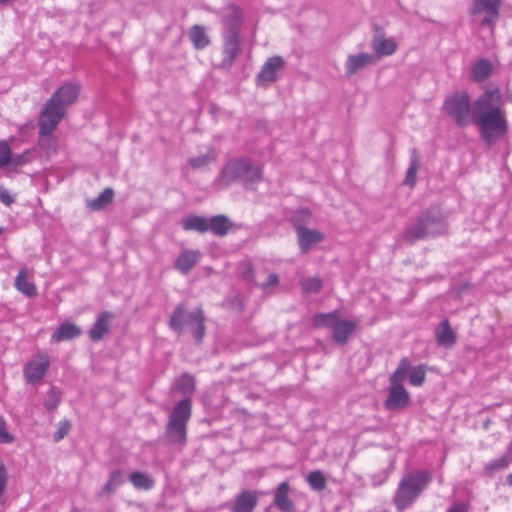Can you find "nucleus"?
<instances>
[{
	"mask_svg": "<svg viewBox=\"0 0 512 512\" xmlns=\"http://www.w3.org/2000/svg\"><path fill=\"white\" fill-rule=\"evenodd\" d=\"M502 94L499 88L486 90L472 104L466 92H456L448 97L443 109L454 122L465 127L472 116L482 141L491 146L502 140L508 133L509 124L502 110Z\"/></svg>",
	"mask_w": 512,
	"mask_h": 512,
	"instance_id": "f257e3e1",
	"label": "nucleus"
},
{
	"mask_svg": "<svg viewBox=\"0 0 512 512\" xmlns=\"http://www.w3.org/2000/svg\"><path fill=\"white\" fill-rule=\"evenodd\" d=\"M80 89L78 83L66 82L46 101L39 114L42 134H49L56 130L67 108L77 101Z\"/></svg>",
	"mask_w": 512,
	"mask_h": 512,
	"instance_id": "f03ea898",
	"label": "nucleus"
},
{
	"mask_svg": "<svg viewBox=\"0 0 512 512\" xmlns=\"http://www.w3.org/2000/svg\"><path fill=\"white\" fill-rule=\"evenodd\" d=\"M430 481L431 474L425 470H416L403 476L393 497L397 510L402 512L410 507Z\"/></svg>",
	"mask_w": 512,
	"mask_h": 512,
	"instance_id": "7ed1b4c3",
	"label": "nucleus"
},
{
	"mask_svg": "<svg viewBox=\"0 0 512 512\" xmlns=\"http://www.w3.org/2000/svg\"><path fill=\"white\" fill-rule=\"evenodd\" d=\"M444 217L438 207L423 211L406 229L404 237L409 242L434 236L444 231Z\"/></svg>",
	"mask_w": 512,
	"mask_h": 512,
	"instance_id": "20e7f679",
	"label": "nucleus"
},
{
	"mask_svg": "<svg viewBox=\"0 0 512 512\" xmlns=\"http://www.w3.org/2000/svg\"><path fill=\"white\" fill-rule=\"evenodd\" d=\"M205 317L201 308L187 313L185 306L179 304L169 319V327L176 333L182 334L186 326H190L192 329L193 337L197 343H201L205 335Z\"/></svg>",
	"mask_w": 512,
	"mask_h": 512,
	"instance_id": "39448f33",
	"label": "nucleus"
},
{
	"mask_svg": "<svg viewBox=\"0 0 512 512\" xmlns=\"http://www.w3.org/2000/svg\"><path fill=\"white\" fill-rule=\"evenodd\" d=\"M192 405L188 398L179 401L169 415L165 428L166 437L173 443L184 444L187 435V423L191 417Z\"/></svg>",
	"mask_w": 512,
	"mask_h": 512,
	"instance_id": "423d86ee",
	"label": "nucleus"
},
{
	"mask_svg": "<svg viewBox=\"0 0 512 512\" xmlns=\"http://www.w3.org/2000/svg\"><path fill=\"white\" fill-rule=\"evenodd\" d=\"M247 169V160L243 158L234 159L229 161L222 169L219 177L216 180L220 188L228 187L230 184L240 180L243 176V171Z\"/></svg>",
	"mask_w": 512,
	"mask_h": 512,
	"instance_id": "0eeeda50",
	"label": "nucleus"
},
{
	"mask_svg": "<svg viewBox=\"0 0 512 512\" xmlns=\"http://www.w3.org/2000/svg\"><path fill=\"white\" fill-rule=\"evenodd\" d=\"M222 19L223 34H239L243 23V14L241 9L229 4L223 7L219 12Z\"/></svg>",
	"mask_w": 512,
	"mask_h": 512,
	"instance_id": "6e6552de",
	"label": "nucleus"
},
{
	"mask_svg": "<svg viewBox=\"0 0 512 512\" xmlns=\"http://www.w3.org/2000/svg\"><path fill=\"white\" fill-rule=\"evenodd\" d=\"M50 365L49 356L46 354H39L30 362H28L23 370V375L27 383L36 384L46 374Z\"/></svg>",
	"mask_w": 512,
	"mask_h": 512,
	"instance_id": "1a4fd4ad",
	"label": "nucleus"
},
{
	"mask_svg": "<svg viewBox=\"0 0 512 512\" xmlns=\"http://www.w3.org/2000/svg\"><path fill=\"white\" fill-rule=\"evenodd\" d=\"M502 0H475L472 6V12L478 14L485 12L481 24L492 26L499 16V9Z\"/></svg>",
	"mask_w": 512,
	"mask_h": 512,
	"instance_id": "9d476101",
	"label": "nucleus"
},
{
	"mask_svg": "<svg viewBox=\"0 0 512 512\" xmlns=\"http://www.w3.org/2000/svg\"><path fill=\"white\" fill-rule=\"evenodd\" d=\"M261 493L257 490H243L234 499L231 512H253L258 505Z\"/></svg>",
	"mask_w": 512,
	"mask_h": 512,
	"instance_id": "9b49d317",
	"label": "nucleus"
},
{
	"mask_svg": "<svg viewBox=\"0 0 512 512\" xmlns=\"http://www.w3.org/2000/svg\"><path fill=\"white\" fill-rule=\"evenodd\" d=\"M241 52L239 34H223L222 66L231 68Z\"/></svg>",
	"mask_w": 512,
	"mask_h": 512,
	"instance_id": "f8f14e48",
	"label": "nucleus"
},
{
	"mask_svg": "<svg viewBox=\"0 0 512 512\" xmlns=\"http://www.w3.org/2000/svg\"><path fill=\"white\" fill-rule=\"evenodd\" d=\"M377 59L369 53L350 54L345 62V73L351 77L357 72L375 64Z\"/></svg>",
	"mask_w": 512,
	"mask_h": 512,
	"instance_id": "ddd939ff",
	"label": "nucleus"
},
{
	"mask_svg": "<svg viewBox=\"0 0 512 512\" xmlns=\"http://www.w3.org/2000/svg\"><path fill=\"white\" fill-rule=\"evenodd\" d=\"M410 395L403 386H390L384 406L389 411H399L407 407Z\"/></svg>",
	"mask_w": 512,
	"mask_h": 512,
	"instance_id": "4468645a",
	"label": "nucleus"
},
{
	"mask_svg": "<svg viewBox=\"0 0 512 512\" xmlns=\"http://www.w3.org/2000/svg\"><path fill=\"white\" fill-rule=\"evenodd\" d=\"M296 232L300 250L304 254L307 253L313 245L321 242L324 238L323 234L318 230H311L302 226H297Z\"/></svg>",
	"mask_w": 512,
	"mask_h": 512,
	"instance_id": "2eb2a0df",
	"label": "nucleus"
},
{
	"mask_svg": "<svg viewBox=\"0 0 512 512\" xmlns=\"http://www.w3.org/2000/svg\"><path fill=\"white\" fill-rule=\"evenodd\" d=\"M114 315L111 312H102L89 330V337L92 341H100L110 330V323Z\"/></svg>",
	"mask_w": 512,
	"mask_h": 512,
	"instance_id": "dca6fc26",
	"label": "nucleus"
},
{
	"mask_svg": "<svg viewBox=\"0 0 512 512\" xmlns=\"http://www.w3.org/2000/svg\"><path fill=\"white\" fill-rule=\"evenodd\" d=\"M198 250H183L175 260V268L182 274H187L200 260Z\"/></svg>",
	"mask_w": 512,
	"mask_h": 512,
	"instance_id": "f3484780",
	"label": "nucleus"
},
{
	"mask_svg": "<svg viewBox=\"0 0 512 512\" xmlns=\"http://www.w3.org/2000/svg\"><path fill=\"white\" fill-rule=\"evenodd\" d=\"M290 487L288 482H281L274 495V505L282 512H293L294 503L289 498Z\"/></svg>",
	"mask_w": 512,
	"mask_h": 512,
	"instance_id": "a211bd4d",
	"label": "nucleus"
},
{
	"mask_svg": "<svg viewBox=\"0 0 512 512\" xmlns=\"http://www.w3.org/2000/svg\"><path fill=\"white\" fill-rule=\"evenodd\" d=\"M356 328V323L350 320H338L332 329V338L338 344H345Z\"/></svg>",
	"mask_w": 512,
	"mask_h": 512,
	"instance_id": "6ab92c4d",
	"label": "nucleus"
},
{
	"mask_svg": "<svg viewBox=\"0 0 512 512\" xmlns=\"http://www.w3.org/2000/svg\"><path fill=\"white\" fill-rule=\"evenodd\" d=\"M283 66V59L280 56L269 58L263 65L258 74V79L261 82H273L276 80V73Z\"/></svg>",
	"mask_w": 512,
	"mask_h": 512,
	"instance_id": "aec40b11",
	"label": "nucleus"
},
{
	"mask_svg": "<svg viewBox=\"0 0 512 512\" xmlns=\"http://www.w3.org/2000/svg\"><path fill=\"white\" fill-rule=\"evenodd\" d=\"M435 336L440 346L451 347L456 342V335L447 319L442 320L436 328Z\"/></svg>",
	"mask_w": 512,
	"mask_h": 512,
	"instance_id": "412c9836",
	"label": "nucleus"
},
{
	"mask_svg": "<svg viewBox=\"0 0 512 512\" xmlns=\"http://www.w3.org/2000/svg\"><path fill=\"white\" fill-rule=\"evenodd\" d=\"M233 223L226 215H216L208 218V231L216 236H225L232 228Z\"/></svg>",
	"mask_w": 512,
	"mask_h": 512,
	"instance_id": "4be33fe9",
	"label": "nucleus"
},
{
	"mask_svg": "<svg viewBox=\"0 0 512 512\" xmlns=\"http://www.w3.org/2000/svg\"><path fill=\"white\" fill-rule=\"evenodd\" d=\"M28 269L23 267L18 272L14 280L15 288L27 297H33L37 294L36 286L28 280Z\"/></svg>",
	"mask_w": 512,
	"mask_h": 512,
	"instance_id": "5701e85b",
	"label": "nucleus"
},
{
	"mask_svg": "<svg viewBox=\"0 0 512 512\" xmlns=\"http://www.w3.org/2000/svg\"><path fill=\"white\" fill-rule=\"evenodd\" d=\"M82 330L71 322L62 323L52 334V340L56 342L67 341L77 338Z\"/></svg>",
	"mask_w": 512,
	"mask_h": 512,
	"instance_id": "b1692460",
	"label": "nucleus"
},
{
	"mask_svg": "<svg viewBox=\"0 0 512 512\" xmlns=\"http://www.w3.org/2000/svg\"><path fill=\"white\" fill-rule=\"evenodd\" d=\"M396 48V43L383 34L376 35L372 41V49L379 57L392 55Z\"/></svg>",
	"mask_w": 512,
	"mask_h": 512,
	"instance_id": "393cba45",
	"label": "nucleus"
},
{
	"mask_svg": "<svg viewBox=\"0 0 512 512\" xmlns=\"http://www.w3.org/2000/svg\"><path fill=\"white\" fill-rule=\"evenodd\" d=\"M181 226L185 231L208 232V218L197 215H190L184 218Z\"/></svg>",
	"mask_w": 512,
	"mask_h": 512,
	"instance_id": "a878e982",
	"label": "nucleus"
},
{
	"mask_svg": "<svg viewBox=\"0 0 512 512\" xmlns=\"http://www.w3.org/2000/svg\"><path fill=\"white\" fill-rule=\"evenodd\" d=\"M189 38L194 48L197 50L206 48L210 43L205 27L201 25H194L191 27L189 31Z\"/></svg>",
	"mask_w": 512,
	"mask_h": 512,
	"instance_id": "bb28decb",
	"label": "nucleus"
},
{
	"mask_svg": "<svg viewBox=\"0 0 512 512\" xmlns=\"http://www.w3.org/2000/svg\"><path fill=\"white\" fill-rule=\"evenodd\" d=\"M492 65L486 59L476 61L471 68V77L476 82H482L490 76Z\"/></svg>",
	"mask_w": 512,
	"mask_h": 512,
	"instance_id": "cd10ccee",
	"label": "nucleus"
},
{
	"mask_svg": "<svg viewBox=\"0 0 512 512\" xmlns=\"http://www.w3.org/2000/svg\"><path fill=\"white\" fill-rule=\"evenodd\" d=\"M123 483V473L121 470H114L110 473L106 484L99 491L98 496L102 497L106 494L114 493L115 490Z\"/></svg>",
	"mask_w": 512,
	"mask_h": 512,
	"instance_id": "c85d7f7f",
	"label": "nucleus"
},
{
	"mask_svg": "<svg viewBox=\"0 0 512 512\" xmlns=\"http://www.w3.org/2000/svg\"><path fill=\"white\" fill-rule=\"evenodd\" d=\"M114 191L111 188H106L96 198L88 200L87 206L92 210H101L110 204L113 200Z\"/></svg>",
	"mask_w": 512,
	"mask_h": 512,
	"instance_id": "c756f323",
	"label": "nucleus"
},
{
	"mask_svg": "<svg viewBox=\"0 0 512 512\" xmlns=\"http://www.w3.org/2000/svg\"><path fill=\"white\" fill-rule=\"evenodd\" d=\"M409 371L410 362L407 358H403L390 377V386H403L402 383L406 379Z\"/></svg>",
	"mask_w": 512,
	"mask_h": 512,
	"instance_id": "7c9ffc66",
	"label": "nucleus"
},
{
	"mask_svg": "<svg viewBox=\"0 0 512 512\" xmlns=\"http://www.w3.org/2000/svg\"><path fill=\"white\" fill-rule=\"evenodd\" d=\"M338 320V312L333 311L315 314L312 318V323L315 327H329L333 329Z\"/></svg>",
	"mask_w": 512,
	"mask_h": 512,
	"instance_id": "2f4dec72",
	"label": "nucleus"
},
{
	"mask_svg": "<svg viewBox=\"0 0 512 512\" xmlns=\"http://www.w3.org/2000/svg\"><path fill=\"white\" fill-rule=\"evenodd\" d=\"M129 480L136 489L149 490L154 486L153 479L142 472L134 471L130 474Z\"/></svg>",
	"mask_w": 512,
	"mask_h": 512,
	"instance_id": "473e14b6",
	"label": "nucleus"
},
{
	"mask_svg": "<svg viewBox=\"0 0 512 512\" xmlns=\"http://www.w3.org/2000/svg\"><path fill=\"white\" fill-rule=\"evenodd\" d=\"M511 463H512V458L510 456H507L506 454H504L500 458L493 459L490 462H488L484 466V469H483L484 474L490 476L497 471L507 468Z\"/></svg>",
	"mask_w": 512,
	"mask_h": 512,
	"instance_id": "72a5a7b5",
	"label": "nucleus"
},
{
	"mask_svg": "<svg viewBox=\"0 0 512 512\" xmlns=\"http://www.w3.org/2000/svg\"><path fill=\"white\" fill-rule=\"evenodd\" d=\"M419 168V161L417 152L415 149L412 150L411 158H410V166L406 172V177L404 183L409 186H414L416 183L417 171Z\"/></svg>",
	"mask_w": 512,
	"mask_h": 512,
	"instance_id": "f704fd0d",
	"label": "nucleus"
},
{
	"mask_svg": "<svg viewBox=\"0 0 512 512\" xmlns=\"http://www.w3.org/2000/svg\"><path fill=\"white\" fill-rule=\"evenodd\" d=\"M261 179V170L259 167L251 165L247 160V169L243 171V176L240 179L246 186L254 184Z\"/></svg>",
	"mask_w": 512,
	"mask_h": 512,
	"instance_id": "c9c22d12",
	"label": "nucleus"
},
{
	"mask_svg": "<svg viewBox=\"0 0 512 512\" xmlns=\"http://www.w3.org/2000/svg\"><path fill=\"white\" fill-rule=\"evenodd\" d=\"M216 159L215 151L213 149H209V151L205 154L190 158L189 164L194 169H200Z\"/></svg>",
	"mask_w": 512,
	"mask_h": 512,
	"instance_id": "e433bc0d",
	"label": "nucleus"
},
{
	"mask_svg": "<svg viewBox=\"0 0 512 512\" xmlns=\"http://www.w3.org/2000/svg\"><path fill=\"white\" fill-rule=\"evenodd\" d=\"M306 480L310 487L315 491H322L326 487L325 476L319 470L310 472Z\"/></svg>",
	"mask_w": 512,
	"mask_h": 512,
	"instance_id": "4c0bfd02",
	"label": "nucleus"
},
{
	"mask_svg": "<svg viewBox=\"0 0 512 512\" xmlns=\"http://www.w3.org/2000/svg\"><path fill=\"white\" fill-rule=\"evenodd\" d=\"M408 375L410 384L419 387L425 381L426 371L422 365L415 367L410 366V371L408 372Z\"/></svg>",
	"mask_w": 512,
	"mask_h": 512,
	"instance_id": "58836bf2",
	"label": "nucleus"
},
{
	"mask_svg": "<svg viewBox=\"0 0 512 512\" xmlns=\"http://www.w3.org/2000/svg\"><path fill=\"white\" fill-rule=\"evenodd\" d=\"M38 127H39V136H38V144L42 149L45 150H55L56 141L52 137L54 131H51L49 134H42L41 125H40V117L38 118Z\"/></svg>",
	"mask_w": 512,
	"mask_h": 512,
	"instance_id": "ea45409f",
	"label": "nucleus"
},
{
	"mask_svg": "<svg viewBox=\"0 0 512 512\" xmlns=\"http://www.w3.org/2000/svg\"><path fill=\"white\" fill-rule=\"evenodd\" d=\"M177 388L183 393H192L195 389L194 377L188 373H184L177 380Z\"/></svg>",
	"mask_w": 512,
	"mask_h": 512,
	"instance_id": "a19ab883",
	"label": "nucleus"
},
{
	"mask_svg": "<svg viewBox=\"0 0 512 512\" xmlns=\"http://www.w3.org/2000/svg\"><path fill=\"white\" fill-rule=\"evenodd\" d=\"M302 289L306 294L318 293L322 288L320 278L312 277L302 281Z\"/></svg>",
	"mask_w": 512,
	"mask_h": 512,
	"instance_id": "79ce46f5",
	"label": "nucleus"
},
{
	"mask_svg": "<svg viewBox=\"0 0 512 512\" xmlns=\"http://www.w3.org/2000/svg\"><path fill=\"white\" fill-rule=\"evenodd\" d=\"M60 403V393L54 387L49 389L46 394V399L44 401V406L47 410L53 411L55 410Z\"/></svg>",
	"mask_w": 512,
	"mask_h": 512,
	"instance_id": "37998d69",
	"label": "nucleus"
},
{
	"mask_svg": "<svg viewBox=\"0 0 512 512\" xmlns=\"http://www.w3.org/2000/svg\"><path fill=\"white\" fill-rule=\"evenodd\" d=\"M11 162V150L7 142L0 141V168L9 166Z\"/></svg>",
	"mask_w": 512,
	"mask_h": 512,
	"instance_id": "c03bdc74",
	"label": "nucleus"
},
{
	"mask_svg": "<svg viewBox=\"0 0 512 512\" xmlns=\"http://www.w3.org/2000/svg\"><path fill=\"white\" fill-rule=\"evenodd\" d=\"M71 429V424L68 420L60 421L57 427V430L55 431L53 435L54 442L61 441L65 436L68 435L69 431Z\"/></svg>",
	"mask_w": 512,
	"mask_h": 512,
	"instance_id": "a18cd8bd",
	"label": "nucleus"
},
{
	"mask_svg": "<svg viewBox=\"0 0 512 512\" xmlns=\"http://www.w3.org/2000/svg\"><path fill=\"white\" fill-rule=\"evenodd\" d=\"M30 161V152L26 150L23 153L20 154H11V162L9 166L11 167H18L22 166Z\"/></svg>",
	"mask_w": 512,
	"mask_h": 512,
	"instance_id": "49530a36",
	"label": "nucleus"
},
{
	"mask_svg": "<svg viewBox=\"0 0 512 512\" xmlns=\"http://www.w3.org/2000/svg\"><path fill=\"white\" fill-rule=\"evenodd\" d=\"M14 437L6 431V422L2 416H0V442L1 443H12Z\"/></svg>",
	"mask_w": 512,
	"mask_h": 512,
	"instance_id": "de8ad7c7",
	"label": "nucleus"
},
{
	"mask_svg": "<svg viewBox=\"0 0 512 512\" xmlns=\"http://www.w3.org/2000/svg\"><path fill=\"white\" fill-rule=\"evenodd\" d=\"M15 201V195L11 194L4 186L0 185V202L5 206H11Z\"/></svg>",
	"mask_w": 512,
	"mask_h": 512,
	"instance_id": "09e8293b",
	"label": "nucleus"
},
{
	"mask_svg": "<svg viewBox=\"0 0 512 512\" xmlns=\"http://www.w3.org/2000/svg\"><path fill=\"white\" fill-rule=\"evenodd\" d=\"M446 512H469V504L465 502L455 503Z\"/></svg>",
	"mask_w": 512,
	"mask_h": 512,
	"instance_id": "8fccbe9b",
	"label": "nucleus"
},
{
	"mask_svg": "<svg viewBox=\"0 0 512 512\" xmlns=\"http://www.w3.org/2000/svg\"><path fill=\"white\" fill-rule=\"evenodd\" d=\"M7 484V470L4 465L0 466V496L3 494Z\"/></svg>",
	"mask_w": 512,
	"mask_h": 512,
	"instance_id": "3c124183",
	"label": "nucleus"
},
{
	"mask_svg": "<svg viewBox=\"0 0 512 512\" xmlns=\"http://www.w3.org/2000/svg\"><path fill=\"white\" fill-rule=\"evenodd\" d=\"M279 283V278L276 274H270L267 278V281L262 284V288L267 290L270 287L276 286Z\"/></svg>",
	"mask_w": 512,
	"mask_h": 512,
	"instance_id": "603ef678",
	"label": "nucleus"
},
{
	"mask_svg": "<svg viewBox=\"0 0 512 512\" xmlns=\"http://www.w3.org/2000/svg\"><path fill=\"white\" fill-rule=\"evenodd\" d=\"M506 482L509 486H512V473H510L509 475H507L506 477Z\"/></svg>",
	"mask_w": 512,
	"mask_h": 512,
	"instance_id": "864d4df0",
	"label": "nucleus"
},
{
	"mask_svg": "<svg viewBox=\"0 0 512 512\" xmlns=\"http://www.w3.org/2000/svg\"><path fill=\"white\" fill-rule=\"evenodd\" d=\"M507 100L512 103V90H508V92H507Z\"/></svg>",
	"mask_w": 512,
	"mask_h": 512,
	"instance_id": "5fc2aeb1",
	"label": "nucleus"
},
{
	"mask_svg": "<svg viewBox=\"0 0 512 512\" xmlns=\"http://www.w3.org/2000/svg\"><path fill=\"white\" fill-rule=\"evenodd\" d=\"M2 231H3V228H2V227H0V233H1Z\"/></svg>",
	"mask_w": 512,
	"mask_h": 512,
	"instance_id": "6e6d98bb",
	"label": "nucleus"
},
{
	"mask_svg": "<svg viewBox=\"0 0 512 512\" xmlns=\"http://www.w3.org/2000/svg\"><path fill=\"white\" fill-rule=\"evenodd\" d=\"M73 512H77V511H73Z\"/></svg>",
	"mask_w": 512,
	"mask_h": 512,
	"instance_id": "4d7b16f0",
	"label": "nucleus"
}]
</instances>
